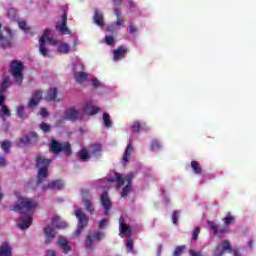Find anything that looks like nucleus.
<instances>
[{
	"mask_svg": "<svg viewBox=\"0 0 256 256\" xmlns=\"http://www.w3.org/2000/svg\"><path fill=\"white\" fill-rule=\"evenodd\" d=\"M40 115L41 117H49V112L45 108L40 109Z\"/></svg>",
	"mask_w": 256,
	"mask_h": 256,
	"instance_id": "864d4df0",
	"label": "nucleus"
},
{
	"mask_svg": "<svg viewBox=\"0 0 256 256\" xmlns=\"http://www.w3.org/2000/svg\"><path fill=\"white\" fill-rule=\"evenodd\" d=\"M222 250L228 251V253H233V248L231 247V243L228 240H224L222 242Z\"/></svg>",
	"mask_w": 256,
	"mask_h": 256,
	"instance_id": "4c0bfd02",
	"label": "nucleus"
},
{
	"mask_svg": "<svg viewBox=\"0 0 256 256\" xmlns=\"http://www.w3.org/2000/svg\"><path fill=\"white\" fill-rule=\"evenodd\" d=\"M103 149V146L101 144H93L90 147V155H94L96 157H101V151Z\"/></svg>",
	"mask_w": 256,
	"mask_h": 256,
	"instance_id": "c85d7f7f",
	"label": "nucleus"
},
{
	"mask_svg": "<svg viewBox=\"0 0 256 256\" xmlns=\"http://www.w3.org/2000/svg\"><path fill=\"white\" fill-rule=\"evenodd\" d=\"M17 115L20 119H27V114L25 113V107H23V105L17 107Z\"/></svg>",
	"mask_w": 256,
	"mask_h": 256,
	"instance_id": "c9c22d12",
	"label": "nucleus"
},
{
	"mask_svg": "<svg viewBox=\"0 0 256 256\" xmlns=\"http://www.w3.org/2000/svg\"><path fill=\"white\" fill-rule=\"evenodd\" d=\"M58 229H61V227H67V223L63 222L57 225Z\"/></svg>",
	"mask_w": 256,
	"mask_h": 256,
	"instance_id": "0e129e2a",
	"label": "nucleus"
},
{
	"mask_svg": "<svg viewBox=\"0 0 256 256\" xmlns=\"http://www.w3.org/2000/svg\"><path fill=\"white\" fill-rule=\"evenodd\" d=\"M200 233H201V228H199V227L194 228V230L192 232V240L197 241V239H199Z\"/></svg>",
	"mask_w": 256,
	"mask_h": 256,
	"instance_id": "37998d69",
	"label": "nucleus"
},
{
	"mask_svg": "<svg viewBox=\"0 0 256 256\" xmlns=\"http://www.w3.org/2000/svg\"><path fill=\"white\" fill-rule=\"evenodd\" d=\"M113 3H114L115 5H121V0H113Z\"/></svg>",
	"mask_w": 256,
	"mask_h": 256,
	"instance_id": "69168bd1",
	"label": "nucleus"
},
{
	"mask_svg": "<svg viewBox=\"0 0 256 256\" xmlns=\"http://www.w3.org/2000/svg\"><path fill=\"white\" fill-rule=\"evenodd\" d=\"M100 203L104 209V215H109V211H111L112 202L109 199V192L105 191L100 195Z\"/></svg>",
	"mask_w": 256,
	"mask_h": 256,
	"instance_id": "2eb2a0df",
	"label": "nucleus"
},
{
	"mask_svg": "<svg viewBox=\"0 0 256 256\" xmlns=\"http://www.w3.org/2000/svg\"><path fill=\"white\" fill-rule=\"evenodd\" d=\"M81 197H82V203L86 211H88L90 215H93L95 213V208L93 207V202L91 201V199H93V196L91 195V192L89 191V189L82 188Z\"/></svg>",
	"mask_w": 256,
	"mask_h": 256,
	"instance_id": "1a4fd4ad",
	"label": "nucleus"
},
{
	"mask_svg": "<svg viewBox=\"0 0 256 256\" xmlns=\"http://www.w3.org/2000/svg\"><path fill=\"white\" fill-rule=\"evenodd\" d=\"M58 245L60 247V249L63 250V253L67 254L69 253V251H71V246L69 245V241H67V239L65 238H61L58 241Z\"/></svg>",
	"mask_w": 256,
	"mask_h": 256,
	"instance_id": "cd10ccee",
	"label": "nucleus"
},
{
	"mask_svg": "<svg viewBox=\"0 0 256 256\" xmlns=\"http://www.w3.org/2000/svg\"><path fill=\"white\" fill-rule=\"evenodd\" d=\"M128 29H129V31H130V33L133 35V34H135V33H137V27L136 26H134V25H129L128 26Z\"/></svg>",
	"mask_w": 256,
	"mask_h": 256,
	"instance_id": "5fc2aeb1",
	"label": "nucleus"
},
{
	"mask_svg": "<svg viewBox=\"0 0 256 256\" xmlns=\"http://www.w3.org/2000/svg\"><path fill=\"white\" fill-rule=\"evenodd\" d=\"M114 15L116 16L115 23H111L107 26L106 31L114 33V31H119L121 27L125 25V19L121 16V10L119 8H114Z\"/></svg>",
	"mask_w": 256,
	"mask_h": 256,
	"instance_id": "9d476101",
	"label": "nucleus"
},
{
	"mask_svg": "<svg viewBox=\"0 0 256 256\" xmlns=\"http://www.w3.org/2000/svg\"><path fill=\"white\" fill-rule=\"evenodd\" d=\"M161 249H162V246H159V251H161Z\"/></svg>",
	"mask_w": 256,
	"mask_h": 256,
	"instance_id": "774afa93",
	"label": "nucleus"
},
{
	"mask_svg": "<svg viewBox=\"0 0 256 256\" xmlns=\"http://www.w3.org/2000/svg\"><path fill=\"white\" fill-rule=\"evenodd\" d=\"M87 73L85 72H76L74 74V79L76 81V83H84V81H87Z\"/></svg>",
	"mask_w": 256,
	"mask_h": 256,
	"instance_id": "2f4dec72",
	"label": "nucleus"
},
{
	"mask_svg": "<svg viewBox=\"0 0 256 256\" xmlns=\"http://www.w3.org/2000/svg\"><path fill=\"white\" fill-rule=\"evenodd\" d=\"M93 87H101V82L97 79L92 80Z\"/></svg>",
	"mask_w": 256,
	"mask_h": 256,
	"instance_id": "bf43d9fd",
	"label": "nucleus"
},
{
	"mask_svg": "<svg viewBox=\"0 0 256 256\" xmlns=\"http://www.w3.org/2000/svg\"><path fill=\"white\" fill-rule=\"evenodd\" d=\"M127 51H129V48H127V46H119L116 50L113 51L114 61H120V59H125Z\"/></svg>",
	"mask_w": 256,
	"mask_h": 256,
	"instance_id": "6ab92c4d",
	"label": "nucleus"
},
{
	"mask_svg": "<svg viewBox=\"0 0 256 256\" xmlns=\"http://www.w3.org/2000/svg\"><path fill=\"white\" fill-rule=\"evenodd\" d=\"M107 223H109V221L107 219L101 220L99 223V228L103 229V227H105L107 225Z\"/></svg>",
	"mask_w": 256,
	"mask_h": 256,
	"instance_id": "6e6d98bb",
	"label": "nucleus"
},
{
	"mask_svg": "<svg viewBox=\"0 0 256 256\" xmlns=\"http://www.w3.org/2000/svg\"><path fill=\"white\" fill-rule=\"evenodd\" d=\"M9 87H11V78L4 77L0 85V93L4 95V93H7V89H9Z\"/></svg>",
	"mask_w": 256,
	"mask_h": 256,
	"instance_id": "a878e982",
	"label": "nucleus"
},
{
	"mask_svg": "<svg viewBox=\"0 0 256 256\" xmlns=\"http://www.w3.org/2000/svg\"><path fill=\"white\" fill-rule=\"evenodd\" d=\"M44 235L46 237L45 239V245H49L55 239V232L53 231V228L50 226H47L44 228Z\"/></svg>",
	"mask_w": 256,
	"mask_h": 256,
	"instance_id": "4be33fe9",
	"label": "nucleus"
},
{
	"mask_svg": "<svg viewBox=\"0 0 256 256\" xmlns=\"http://www.w3.org/2000/svg\"><path fill=\"white\" fill-rule=\"evenodd\" d=\"M4 103H5V96L1 93V95H0V107H3Z\"/></svg>",
	"mask_w": 256,
	"mask_h": 256,
	"instance_id": "052dcab7",
	"label": "nucleus"
},
{
	"mask_svg": "<svg viewBox=\"0 0 256 256\" xmlns=\"http://www.w3.org/2000/svg\"><path fill=\"white\" fill-rule=\"evenodd\" d=\"M46 256H55V251L54 250H48L46 252Z\"/></svg>",
	"mask_w": 256,
	"mask_h": 256,
	"instance_id": "680f3d73",
	"label": "nucleus"
},
{
	"mask_svg": "<svg viewBox=\"0 0 256 256\" xmlns=\"http://www.w3.org/2000/svg\"><path fill=\"white\" fill-rule=\"evenodd\" d=\"M84 113L87 115H97L99 113V107H95L90 103H87L83 108Z\"/></svg>",
	"mask_w": 256,
	"mask_h": 256,
	"instance_id": "393cba45",
	"label": "nucleus"
},
{
	"mask_svg": "<svg viewBox=\"0 0 256 256\" xmlns=\"http://www.w3.org/2000/svg\"><path fill=\"white\" fill-rule=\"evenodd\" d=\"M106 45H115V38L113 36H106L105 37Z\"/></svg>",
	"mask_w": 256,
	"mask_h": 256,
	"instance_id": "3c124183",
	"label": "nucleus"
},
{
	"mask_svg": "<svg viewBox=\"0 0 256 256\" xmlns=\"http://www.w3.org/2000/svg\"><path fill=\"white\" fill-rule=\"evenodd\" d=\"M59 53H63L64 55H68V53L71 51V46L67 43H61L58 46Z\"/></svg>",
	"mask_w": 256,
	"mask_h": 256,
	"instance_id": "72a5a7b5",
	"label": "nucleus"
},
{
	"mask_svg": "<svg viewBox=\"0 0 256 256\" xmlns=\"http://www.w3.org/2000/svg\"><path fill=\"white\" fill-rule=\"evenodd\" d=\"M41 99H43V91L36 90L32 93V97L30 101L28 102V109H35L39 103H41Z\"/></svg>",
	"mask_w": 256,
	"mask_h": 256,
	"instance_id": "dca6fc26",
	"label": "nucleus"
},
{
	"mask_svg": "<svg viewBox=\"0 0 256 256\" xmlns=\"http://www.w3.org/2000/svg\"><path fill=\"white\" fill-rule=\"evenodd\" d=\"M51 35V28H46L39 39V53L42 57H49V48L47 47V42L51 43L53 38L49 37Z\"/></svg>",
	"mask_w": 256,
	"mask_h": 256,
	"instance_id": "423d86ee",
	"label": "nucleus"
},
{
	"mask_svg": "<svg viewBox=\"0 0 256 256\" xmlns=\"http://www.w3.org/2000/svg\"><path fill=\"white\" fill-rule=\"evenodd\" d=\"M233 256H241V249L240 248H236L234 250H232Z\"/></svg>",
	"mask_w": 256,
	"mask_h": 256,
	"instance_id": "13d9d810",
	"label": "nucleus"
},
{
	"mask_svg": "<svg viewBox=\"0 0 256 256\" xmlns=\"http://www.w3.org/2000/svg\"><path fill=\"white\" fill-rule=\"evenodd\" d=\"M3 200V194L0 193V201Z\"/></svg>",
	"mask_w": 256,
	"mask_h": 256,
	"instance_id": "338daca9",
	"label": "nucleus"
},
{
	"mask_svg": "<svg viewBox=\"0 0 256 256\" xmlns=\"http://www.w3.org/2000/svg\"><path fill=\"white\" fill-rule=\"evenodd\" d=\"M36 207L37 202H35V200L23 196H17V202L13 205V211L23 215L24 213H27V211H32V209H35Z\"/></svg>",
	"mask_w": 256,
	"mask_h": 256,
	"instance_id": "20e7f679",
	"label": "nucleus"
},
{
	"mask_svg": "<svg viewBox=\"0 0 256 256\" xmlns=\"http://www.w3.org/2000/svg\"><path fill=\"white\" fill-rule=\"evenodd\" d=\"M132 131L139 133L140 131H148L147 124L145 122L135 121L132 124Z\"/></svg>",
	"mask_w": 256,
	"mask_h": 256,
	"instance_id": "5701e85b",
	"label": "nucleus"
},
{
	"mask_svg": "<svg viewBox=\"0 0 256 256\" xmlns=\"http://www.w3.org/2000/svg\"><path fill=\"white\" fill-rule=\"evenodd\" d=\"M1 149L4 151V153H10L11 150V142L9 141H2L1 142Z\"/></svg>",
	"mask_w": 256,
	"mask_h": 256,
	"instance_id": "e433bc0d",
	"label": "nucleus"
},
{
	"mask_svg": "<svg viewBox=\"0 0 256 256\" xmlns=\"http://www.w3.org/2000/svg\"><path fill=\"white\" fill-rule=\"evenodd\" d=\"M93 22L98 27H104L105 26V16L103 15V12H101L97 8L94 9Z\"/></svg>",
	"mask_w": 256,
	"mask_h": 256,
	"instance_id": "a211bd4d",
	"label": "nucleus"
},
{
	"mask_svg": "<svg viewBox=\"0 0 256 256\" xmlns=\"http://www.w3.org/2000/svg\"><path fill=\"white\" fill-rule=\"evenodd\" d=\"M235 217L231 216V214H228L227 217L224 218L225 225H231V223H234Z\"/></svg>",
	"mask_w": 256,
	"mask_h": 256,
	"instance_id": "49530a36",
	"label": "nucleus"
},
{
	"mask_svg": "<svg viewBox=\"0 0 256 256\" xmlns=\"http://www.w3.org/2000/svg\"><path fill=\"white\" fill-rule=\"evenodd\" d=\"M25 69V66L23 65V62L19 60H12L10 63V73L18 85H21L23 83V70Z\"/></svg>",
	"mask_w": 256,
	"mask_h": 256,
	"instance_id": "39448f33",
	"label": "nucleus"
},
{
	"mask_svg": "<svg viewBox=\"0 0 256 256\" xmlns=\"http://www.w3.org/2000/svg\"><path fill=\"white\" fill-rule=\"evenodd\" d=\"M40 129L44 132V133H49V131H51V125L45 123V122H42L40 124Z\"/></svg>",
	"mask_w": 256,
	"mask_h": 256,
	"instance_id": "c03bdc74",
	"label": "nucleus"
},
{
	"mask_svg": "<svg viewBox=\"0 0 256 256\" xmlns=\"http://www.w3.org/2000/svg\"><path fill=\"white\" fill-rule=\"evenodd\" d=\"M56 30L61 35H71V30L67 27V11H64L61 21L56 24Z\"/></svg>",
	"mask_w": 256,
	"mask_h": 256,
	"instance_id": "4468645a",
	"label": "nucleus"
},
{
	"mask_svg": "<svg viewBox=\"0 0 256 256\" xmlns=\"http://www.w3.org/2000/svg\"><path fill=\"white\" fill-rule=\"evenodd\" d=\"M18 27H19V29H21L22 31H25L26 33H27V31H29V28H27V22H25V21H19Z\"/></svg>",
	"mask_w": 256,
	"mask_h": 256,
	"instance_id": "09e8293b",
	"label": "nucleus"
},
{
	"mask_svg": "<svg viewBox=\"0 0 256 256\" xmlns=\"http://www.w3.org/2000/svg\"><path fill=\"white\" fill-rule=\"evenodd\" d=\"M7 17L8 19L15 21L17 19V10H15L14 8L8 9Z\"/></svg>",
	"mask_w": 256,
	"mask_h": 256,
	"instance_id": "ea45409f",
	"label": "nucleus"
},
{
	"mask_svg": "<svg viewBox=\"0 0 256 256\" xmlns=\"http://www.w3.org/2000/svg\"><path fill=\"white\" fill-rule=\"evenodd\" d=\"M2 27L3 25L0 23V31ZM4 31L7 33V36H3V33L0 32V47L11 49L13 47V39H15V32L9 27H6Z\"/></svg>",
	"mask_w": 256,
	"mask_h": 256,
	"instance_id": "6e6552de",
	"label": "nucleus"
},
{
	"mask_svg": "<svg viewBox=\"0 0 256 256\" xmlns=\"http://www.w3.org/2000/svg\"><path fill=\"white\" fill-rule=\"evenodd\" d=\"M131 153H133V145L131 144V141H129L122 157L123 163H129V159H131Z\"/></svg>",
	"mask_w": 256,
	"mask_h": 256,
	"instance_id": "b1692460",
	"label": "nucleus"
},
{
	"mask_svg": "<svg viewBox=\"0 0 256 256\" xmlns=\"http://www.w3.org/2000/svg\"><path fill=\"white\" fill-rule=\"evenodd\" d=\"M109 183H116V187H123V185H126L122 188L121 197L123 199H127L129 197V193H131L133 189V173H128L127 175L123 176V174L119 172L114 173V177L110 178Z\"/></svg>",
	"mask_w": 256,
	"mask_h": 256,
	"instance_id": "f257e3e1",
	"label": "nucleus"
},
{
	"mask_svg": "<svg viewBox=\"0 0 256 256\" xmlns=\"http://www.w3.org/2000/svg\"><path fill=\"white\" fill-rule=\"evenodd\" d=\"M46 101H59L57 99V88H50L45 96Z\"/></svg>",
	"mask_w": 256,
	"mask_h": 256,
	"instance_id": "bb28decb",
	"label": "nucleus"
},
{
	"mask_svg": "<svg viewBox=\"0 0 256 256\" xmlns=\"http://www.w3.org/2000/svg\"><path fill=\"white\" fill-rule=\"evenodd\" d=\"M75 216L78 219V225L77 229L74 231V237H79V235L83 233L86 226L89 225V216L83 213L81 208L75 211Z\"/></svg>",
	"mask_w": 256,
	"mask_h": 256,
	"instance_id": "0eeeda50",
	"label": "nucleus"
},
{
	"mask_svg": "<svg viewBox=\"0 0 256 256\" xmlns=\"http://www.w3.org/2000/svg\"><path fill=\"white\" fill-rule=\"evenodd\" d=\"M1 111L6 117H11V110L5 105H2Z\"/></svg>",
	"mask_w": 256,
	"mask_h": 256,
	"instance_id": "8fccbe9b",
	"label": "nucleus"
},
{
	"mask_svg": "<svg viewBox=\"0 0 256 256\" xmlns=\"http://www.w3.org/2000/svg\"><path fill=\"white\" fill-rule=\"evenodd\" d=\"M77 156L79 157L80 161H89V151L87 149L83 148L80 151H78Z\"/></svg>",
	"mask_w": 256,
	"mask_h": 256,
	"instance_id": "473e14b6",
	"label": "nucleus"
},
{
	"mask_svg": "<svg viewBox=\"0 0 256 256\" xmlns=\"http://www.w3.org/2000/svg\"><path fill=\"white\" fill-rule=\"evenodd\" d=\"M83 116L81 115V112L77 109H75V107H70L68 109L65 110L64 112V116L63 119H65L66 121H79V119H81Z\"/></svg>",
	"mask_w": 256,
	"mask_h": 256,
	"instance_id": "f8f14e48",
	"label": "nucleus"
},
{
	"mask_svg": "<svg viewBox=\"0 0 256 256\" xmlns=\"http://www.w3.org/2000/svg\"><path fill=\"white\" fill-rule=\"evenodd\" d=\"M32 223H33V217H31V215H26L25 218H21V221L18 223V227L19 229H22V230L29 229Z\"/></svg>",
	"mask_w": 256,
	"mask_h": 256,
	"instance_id": "412c9836",
	"label": "nucleus"
},
{
	"mask_svg": "<svg viewBox=\"0 0 256 256\" xmlns=\"http://www.w3.org/2000/svg\"><path fill=\"white\" fill-rule=\"evenodd\" d=\"M11 255H13L11 246H9L8 244H2L0 246V256H11Z\"/></svg>",
	"mask_w": 256,
	"mask_h": 256,
	"instance_id": "c756f323",
	"label": "nucleus"
},
{
	"mask_svg": "<svg viewBox=\"0 0 256 256\" xmlns=\"http://www.w3.org/2000/svg\"><path fill=\"white\" fill-rule=\"evenodd\" d=\"M27 143H31V138L28 135H25L19 139L18 147H21V145H27Z\"/></svg>",
	"mask_w": 256,
	"mask_h": 256,
	"instance_id": "79ce46f5",
	"label": "nucleus"
},
{
	"mask_svg": "<svg viewBox=\"0 0 256 256\" xmlns=\"http://www.w3.org/2000/svg\"><path fill=\"white\" fill-rule=\"evenodd\" d=\"M187 249L186 245L177 246L174 250L173 256H181L183 255V251Z\"/></svg>",
	"mask_w": 256,
	"mask_h": 256,
	"instance_id": "58836bf2",
	"label": "nucleus"
},
{
	"mask_svg": "<svg viewBox=\"0 0 256 256\" xmlns=\"http://www.w3.org/2000/svg\"><path fill=\"white\" fill-rule=\"evenodd\" d=\"M224 251L222 250L221 246H217L214 251V256H223Z\"/></svg>",
	"mask_w": 256,
	"mask_h": 256,
	"instance_id": "603ef678",
	"label": "nucleus"
},
{
	"mask_svg": "<svg viewBox=\"0 0 256 256\" xmlns=\"http://www.w3.org/2000/svg\"><path fill=\"white\" fill-rule=\"evenodd\" d=\"M105 237V234L99 231H95L91 234H89L86 237V247L87 249H91L93 251V249H95V246H93V242L94 241H101L103 238Z\"/></svg>",
	"mask_w": 256,
	"mask_h": 256,
	"instance_id": "ddd939ff",
	"label": "nucleus"
},
{
	"mask_svg": "<svg viewBox=\"0 0 256 256\" xmlns=\"http://www.w3.org/2000/svg\"><path fill=\"white\" fill-rule=\"evenodd\" d=\"M51 161V159L45 158L41 155L36 156L35 167L38 169L37 185H41V183L49 177V166L51 165Z\"/></svg>",
	"mask_w": 256,
	"mask_h": 256,
	"instance_id": "f03ea898",
	"label": "nucleus"
},
{
	"mask_svg": "<svg viewBox=\"0 0 256 256\" xmlns=\"http://www.w3.org/2000/svg\"><path fill=\"white\" fill-rule=\"evenodd\" d=\"M63 191L65 189V182L61 179L52 180L47 185L42 186V191Z\"/></svg>",
	"mask_w": 256,
	"mask_h": 256,
	"instance_id": "9b49d317",
	"label": "nucleus"
},
{
	"mask_svg": "<svg viewBox=\"0 0 256 256\" xmlns=\"http://www.w3.org/2000/svg\"><path fill=\"white\" fill-rule=\"evenodd\" d=\"M49 151L52 155H59L64 153L66 157H71L73 155V148L70 142H59L56 139H52L49 144Z\"/></svg>",
	"mask_w": 256,
	"mask_h": 256,
	"instance_id": "7ed1b4c3",
	"label": "nucleus"
},
{
	"mask_svg": "<svg viewBox=\"0 0 256 256\" xmlns=\"http://www.w3.org/2000/svg\"><path fill=\"white\" fill-rule=\"evenodd\" d=\"M103 121H104V127L106 129H109L113 125V121H111V116L108 113L103 114Z\"/></svg>",
	"mask_w": 256,
	"mask_h": 256,
	"instance_id": "f704fd0d",
	"label": "nucleus"
},
{
	"mask_svg": "<svg viewBox=\"0 0 256 256\" xmlns=\"http://www.w3.org/2000/svg\"><path fill=\"white\" fill-rule=\"evenodd\" d=\"M150 149L151 151H159V149H161V142L158 140L152 141L150 144Z\"/></svg>",
	"mask_w": 256,
	"mask_h": 256,
	"instance_id": "a19ab883",
	"label": "nucleus"
},
{
	"mask_svg": "<svg viewBox=\"0 0 256 256\" xmlns=\"http://www.w3.org/2000/svg\"><path fill=\"white\" fill-rule=\"evenodd\" d=\"M191 168L193 173H195L196 175H201V173H203V168L201 167V164H199L198 161L193 160L191 162Z\"/></svg>",
	"mask_w": 256,
	"mask_h": 256,
	"instance_id": "7c9ffc66",
	"label": "nucleus"
},
{
	"mask_svg": "<svg viewBox=\"0 0 256 256\" xmlns=\"http://www.w3.org/2000/svg\"><path fill=\"white\" fill-rule=\"evenodd\" d=\"M7 165V160H5V157L0 156V167H5Z\"/></svg>",
	"mask_w": 256,
	"mask_h": 256,
	"instance_id": "4d7b16f0",
	"label": "nucleus"
},
{
	"mask_svg": "<svg viewBox=\"0 0 256 256\" xmlns=\"http://www.w3.org/2000/svg\"><path fill=\"white\" fill-rule=\"evenodd\" d=\"M119 224H120L119 226L120 235H125V237H130L132 235V230L129 228V226H127L123 217L119 219Z\"/></svg>",
	"mask_w": 256,
	"mask_h": 256,
	"instance_id": "aec40b11",
	"label": "nucleus"
},
{
	"mask_svg": "<svg viewBox=\"0 0 256 256\" xmlns=\"http://www.w3.org/2000/svg\"><path fill=\"white\" fill-rule=\"evenodd\" d=\"M208 227L213 231V235H223L227 232V228L220 226L215 221L208 220Z\"/></svg>",
	"mask_w": 256,
	"mask_h": 256,
	"instance_id": "f3484780",
	"label": "nucleus"
},
{
	"mask_svg": "<svg viewBox=\"0 0 256 256\" xmlns=\"http://www.w3.org/2000/svg\"><path fill=\"white\" fill-rule=\"evenodd\" d=\"M179 214L180 212L178 210H175L172 214V223H174V225H177L179 221Z\"/></svg>",
	"mask_w": 256,
	"mask_h": 256,
	"instance_id": "a18cd8bd",
	"label": "nucleus"
},
{
	"mask_svg": "<svg viewBox=\"0 0 256 256\" xmlns=\"http://www.w3.org/2000/svg\"><path fill=\"white\" fill-rule=\"evenodd\" d=\"M253 245H255V241H253V239H250L248 242V246L250 249H253Z\"/></svg>",
	"mask_w": 256,
	"mask_h": 256,
	"instance_id": "e2e57ef3",
	"label": "nucleus"
},
{
	"mask_svg": "<svg viewBox=\"0 0 256 256\" xmlns=\"http://www.w3.org/2000/svg\"><path fill=\"white\" fill-rule=\"evenodd\" d=\"M126 249H127V251H133V249H134V243L131 240V238H128L126 240Z\"/></svg>",
	"mask_w": 256,
	"mask_h": 256,
	"instance_id": "de8ad7c7",
	"label": "nucleus"
}]
</instances>
